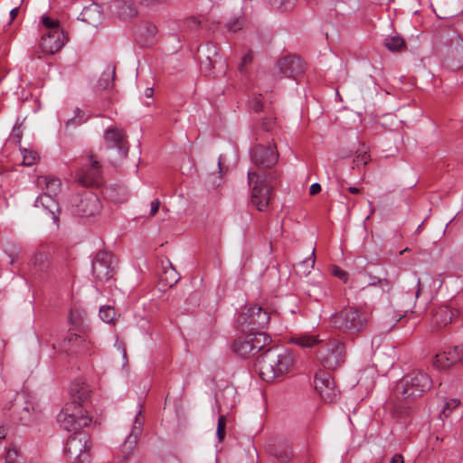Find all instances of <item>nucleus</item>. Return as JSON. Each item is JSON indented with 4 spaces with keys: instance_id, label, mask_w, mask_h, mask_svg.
Returning <instances> with one entry per match:
<instances>
[{
    "instance_id": "obj_1",
    "label": "nucleus",
    "mask_w": 463,
    "mask_h": 463,
    "mask_svg": "<svg viewBox=\"0 0 463 463\" xmlns=\"http://www.w3.org/2000/svg\"><path fill=\"white\" fill-rule=\"evenodd\" d=\"M58 422L67 431H75L67 439L64 453L72 463H89L90 438L88 433L79 431L91 422L84 406L74 398L58 414Z\"/></svg>"
},
{
    "instance_id": "obj_2",
    "label": "nucleus",
    "mask_w": 463,
    "mask_h": 463,
    "mask_svg": "<svg viewBox=\"0 0 463 463\" xmlns=\"http://www.w3.org/2000/svg\"><path fill=\"white\" fill-rule=\"evenodd\" d=\"M293 343L301 347L307 348H312L319 345L317 358L321 364L326 369L335 370L345 362V344L338 339L330 338L325 341L315 335L303 334L293 337Z\"/></svg>"
},
{
    "instance_id": "obj_3",
    "label": "nucleus",
    "mask_w": 463,
    "mask_h": 463,
    "mask_svg": "<svg viewBox=\"0 0 463 463\" xmlns=\"http://www.w3.org/2000/svg\"><path fill=\"white\" fill-rule=\"evenodd\" d=\"M432 383L433 382L427 373L421 370H413L397 382L392 392V398L401 402L400 407H407L412 401L430 390Z\"/></svg>"
},
{
    "instance_id": "obj_4",
    "label": "nucleus",
    "mask_w": 463,
    "mask_h": 463,
    "mask_svg": "<svg viewBox=\"0 0 463 463\" xmlns=\"http://www.w3.org/2000/svg\"><path fill=\"white\" fill-rule=\"evenodd\" d=\"M293 364L294 356L290 351L276 347L267 350L260 356L255 363V368L264 381L271 382L288 373Z\"/></svg>"
},
{
    "instance_id": "obj_5",
    "label": "nucleus",
    "mask_w": 463,
    "mask_h": 463,
    "mask_svg": "<svg viewBox=\"0 0 463 463\" xmlns=\"http://www.w3.org/2000/svg\"><path fill=\"white\" fill-rule=\"evenodd\" d=\"M369 314L356 307H346L330 317V325L335 329L350 336H356L367 326Z\"/></svg>"
},
{
    "instance_id": "obj_6",
    "label": "nucleus",
    "mask_w": 463,
    "mask_h": 463,
    "mask_svg": "<svg viewBox=\"0 0 463 463\" xmlns=\"http://www.w3.org/2000/svg\"><path fill=\"white\" fill-rule=\"evenodd\" d=\"M37 185L45 190V192L36 198L34 207H42L53 222L57 224L59 222L60 207L53 196L57 195L61 191V181L52 176H40L37 180Z\"/></svg>"
},
{
    "instance_id": "obj_7",
    "label": "nucleus",
    "mask_w": 463,
    "mask_h": 463,
    "mask_svg": "<svg viewBox=\"0 0 463 463\" xmlns=\"http://www.w3.org/2000/svg\"><path fill=\"white\" fill-rule=\"evenodd\" d=\"M248 179L250 185L252 187L251 203L259 211L266 210L271 199L272 186L270 183L273 181L274 175L271 173L260 175L253 169H250Z\"/></svg>"
},
{
    "instance_id": "obj_8",
    "label": "nucleus",
    "mask_w": 463,
    "mask_h": 463,
    "mask_svg": "<svg viewBox=\"0 0 463 463\" xmlns=\"http://www.w3.org/2000/svg\"><path fill=\"white\" fill-rule=\"evenodd\" d=\"M270 320L267 309L258 305L246 307L239 315L237 322L242 332H260Z\"/></svg>"
},
{
    "instance_id": "obj_9",
    "label": "nucleus",
    "mask_w": 463,
    "mask_h": 463,
    "mask_svg": "<svg viewBox=\"0 0 463 463\" xmlns=\"http://www.w3.org/2000/svg\"><path fill=\"white\" fill-rule=\"evenodd\" d=\"M232 344V351L238 355L247 358L262 350L269 342L270 337L264 332H244Z\"/></svg>"
},
{
    "instance_id": "obj_10",
    "label": "nucleus",
    "mask_w": 463,
    "mask_h": 463,
    "mask_svg": "<svg viewBox=\"0 0 463 463\" xmlns=\"http://www.w3.org/2000/svg\"><path fill=\"white\" fill-rule=\"evenodd\" d=\"M250 158L254 171L260 175H268L266 170L272 168L279 158V153L275 145L267 146L259 145L250 150Z\"/></svg>"
},
{
    "instance_id": "obj_11",
    "label": "nucleus",
    "mask_w": 463,
    "mask_h": 463,
    "mask_svg": "<svg viewBox=\"0 0 463 463\" xmlns=\"http://www.w3.org/2000/svg\"><path fill=\"white\" fill-rule=\"evenodd\" d=\"M116 260L114 256L107 251H99L92 260V275L96 280V287L99 283H109L115 273Z\"/></svg>"
},
{
    "instance_id": "obj_12",
    "label": "nucleus",
    "mask_w": 463,
    "mask_h": 463,
    "mask_svg": "<svg viewBox=\"0 0 463 463\" xmlns=\"http://www.w3.org/2000/svg\"><path fill=\"white\" fill-rule=\"evenodd\" d=\"M72 207L75 214L89 219L100 213L102 204L96 194L86 192L74 198Z\"/></svg>"
},
{
    "instance_id": "obj_13",
    "label": "nucleus",
    "mask_w": 463,
    "mask_h": 463,
    "mask_svg": "<svg viewBox=\"0 0 463 463\" xmlns=\"http://www.w3.org/2000/svg\"><path fill=\"white\" fill-rule=\"evenodd\" d=\"M100 168L99 162L92 155L89 156L77 173L79 183L87 187H99L103 183Z\"/></svg>"
},
{
    "instance_id": "obj_14",
    "label": "nucleus",
    "mask_w": 463,
    "mask_h": 463,
    "mask_svg": "<svg viewBox=\"0 0 463 463\" xmlns=\"http://www.w3.org/2000/svg\"><path fill=\"white\" fill-rule=\"evenodd\" d=\"M315 388L325 402H334L338 391L335 388V381L327 372L320 371L316 373L314 379Z\"/></svg>"
},
{
    "instance_id": "obj_15",
    "label": "nucleus",
    "mask_w": 463,
    "mask_h": 463,
    "mask_svg": "<svg viewBox=\"0 0 463 463\" xmlns=\"http://www.w3.org/2000/svg\"><path fill=\"white\" fill-rule=\"evenodd\" d=\"M69 38L65 32L43 33L40 47L43 52L47 54H54L61 50Z\"/></svg>"
},
{
    "instance_id": "obj_16",
    "label": "nucleus",
    "mask_w": 463,
    "mask_h": 463,
    "mask_svg": "<svg viewBox=\"0 0 463 463\" xmlns=\"http://www.w3.org/2000/svg\"><path fill=\"white\" fill-rule=\"evenodd\" d=\"M104 138L109 148H117L118 156L126 157L128 153V146L126 140V135L122 129L109 128L104 133Z\"/></svg>"
},
{
    "instance_id": "obj_17",
    "label": "nucleus",
    "mask_w": 463,
    "mask_h": 463,
    "mask_svg": "<svg viewBox=\"0 0 463 463\" xmlns=\"http://www.w3.org/2000/svg\"><path fill=\"white\" fill-rule=\"evenodd\" d=\"M278 66L283 77L296 79L304 71L302 60L298 56L284 57L279 61Z\"/></svg>"
},
{
    "instance_id": "obj_18",
    "label": "nucleus",
    "mask_w": 463,
    "mask_h": 463,
    "mask_svg": "<svg viewBox=\"0 0 463 463\" xmlns=\"http://www.w3.org/2000/svg\"><path fill=\"white\" fill-rule=\"evenodd\" d=\"M63 348H75L80 353L91 354L94 349V344L80 335L70 333L64 340Z\"/></svg>"
},
{
    "instance_id": "obj_19",
    "label": "nucleus",
    "mask_w": 463,
    "mask_h": 463,
    "mask_svg": "<svg viewBox=\"0 0 463 463\" xmlns=\"http://www.w3.org/2000/svg\"><path fill=\"white\" fill-rule=\"evenodd\" d=\"M112 13L119 18L128 20L137 14V8L132 0H115L110 5Z\"/></svg>"
},
{
    "instance_id": "obj_20",
    "label": "nucleus",
    "mask_w": 463,
    "mask_h": 463,
    "mask_svg": "<svg viewBox=\"0 0 463 463\" xmlns=\"http://www.w3.org/2000/svg\"><path fill=\"white\" fill-rule=\"evenodd\" d=\"M50 264L51 253L45 247L38 249L31 260L32 270L34 273L46 271Z\"/></svg>"
},
{
    "instance_id": "obj_21",
    "label": "nucleus",
    "mask_w": 463,
    "mask_h": 463,
    "mask_svg": "<svg viewBox=\"0 0 463 463\" xmlns=\"http://www.w3.org/2000/svg\"><path fill=\"white\" fill-rule=\"evenodd\" d=\"M138 407L139 410L136 414L131 432L125 441V446H128V448H133L136 445L137 438L142 432L144 416L142 411V405L138 404Z\"/></svg>"
},
{
    "instance_id": "obj_22",
    "label": "nucleus",
    "mask_w": 463,
    "mask_h": 463,
    "mask_svg": "<svg viewBox=\"0 0 463 463\" xmlns=\"http://www.w3.org/2000/svg\"><path fill=\"white\" fill-rule=\"evenodd\" d=\"M106 195L115 203H123L128 198V192L125 186L116 185L106 188Z\"/></svg>"
},
{
    "instance_id": "obj_23",
    "label": "nucleus",
    "mask_w": 463,
    "mask_h": 463,
    "mask_svg": "<svg viewBox=\"0 0 463 463\" xmlns=\"http://www.w3.org/2000/svg\"><path fill=\"white\" fill-rule=\"evenodd\" d=\"M115 67H108L102 73L98 81L99 88L108 90L114 85Z\"/></svg>"
},
{
    "instance_id": "obj_24",
    "label": "nucleus",
    "mask_w": 463,
    "mask_h": 463,
    "mask_svg": "<svg viewBox=\"0 0 463 463\" xmlns=\"http://www.w3.org/2000/svg\"><path fill=\"white\" fill-rule=\"evenodd\" d=\"M384 46L390 52H400L405 47V41L400 35L387 36L384 39Z\"/></svg>"
},
{
    "instance_id": "obj_25",
    "label": "nucleus",
    "mask_w": 463,
    "mask_h": 463,
    "mask_svg": "<svg viewBox=\"0 0 463 463\" xmlns=\"http://www.w3.org/2000/svg\"><path fill=\"white\" fill-rule=\"evenodd\" d=\"M307 292L310 298L320 302L327 296L328 288L319 284H313L307 288Z\"/></svg>"
},
{
    "instance_id": "obj_26",
    "label": "nucleus",
    "mask_w": 463,
    "mask_h": 463,
    "mask_svg": "<svg viewBox=\"0 0 463 463\" xmlns=\"http://www.w3.org/2000/svg\"><path fill=\"white\" fill-rule=\"evenodd\" d=\"M42 24L44 27V31L43 33H59L64 32V30L61 27L60 23L56 19H52L48 15L42 16Z\"/></svg>"
},
{
    "instance_id": "obj_27",
    "label": "nucleus",
    "mask_w": 463,
    "mask_h": 463,
    "mask_svg": "<svg viewBox=\"0 0 463 463\" xmlns=\"http://www.w3.org/2000/svg\"><path fill=\"white\" fill-rule=\"evenodd\" d=\"M297 0H268L269 6L279 12H288L291 10Z\"/></svg>"
},
{
    "instance_id": "obj_28",
    "label": "nucleus",
    "mask_w": 463,
    "mask_h": 463,
    "mask_svg": "<svg viewBox=\"0 0 463 463\" xmlns=\"http://www.w3.org/2000/svg\"><path fill=\"white\" fill-rule=\"evenodd\" d=\"M246 24V18L243 14H240L229 20L225 24V28L230 33H237L241 30Z\"/></svg>"
},
{
    "instance_id": "obj_29",
    "label": "nucleus",
    "mask_w": 463,
    "mask_h": 463,
    "mask_svg": "<svg viewBox=\"0 0 463 463\" xmlns=\"http://www.w3.org/2000/svg\"><path fill=\"white\" fill-rule=\"evenodd\" d=\"M315 251L316 249L314 248L311 253V257L307 258L298 264V272L305 276H307L311 272L316 261Z\"/></svg>"
},
{
    "instance_id": "obj_30",
    "label": "nucleus",
    "mask_w": 463,
    "mask_h": 463,
    "mask_svg": "<svg viewBox=\"0 0 463 463\" xmlns=\"http://www.w3.org/2000/svg\"><path fill=\"white\" fill-rule=\"evenodd\" d=\"M432 364L437 369H449L453 365L450 364V358L446 352L437 354Z\"/></svg>"
},
{
    "instance_id": "obj_31",
    "label": "nucleus",
    "mask_w": 463,
    "mask_h": 463,
    "mask_svg": "<svg viewBox=\"0 0 463 463\" xmlns=\"http://www.w3.org/2000/svg\"><path fill=\"white\" fill-rule=\"evenodd\" d=\"M21 153L23 155V165L26 166L33 165L37 160L39 159V156L37 152L27 149L21 148Z\"/></svg>"
},
{
    "instance_id": "obj_32",
    "label": "nucleus",
    "mask_w": 463,
    "mask_h": 463,
    "mask_svg": "<svg viewBox=\"0 0 463 463\" xmlns=\"http://www.w3.org/2000/svg\"><path fill=\"white\" fill-rule=\"evenodd\" d=\"M115 316V309L110 306H104L99 309V317L106 323L112 322Z\"/></svg>"
},
{
    "instance_id": "obj_33",
    "label": "nucleus",
    "mask_w": 463,
    "mask_h": 463,
    "mask_svg": "<svg viewBox=\"0 0 463 463\" xmlns=\"http://www.w3.org/2000/svg\"><path fill=\"white\" fill-rule=\"evenodd\" d=\"M460 405V402L458 399H450L445 402L443 409L440 413L441 418H448L450 412Z\"/></svg>"
},
{
    "instance_id": "obj_34",
    "label": "nucleus",
    "mask_w": 463,
    "mask_h": 463,
    "mask_svg": "<svg viewBox=\"0 0 463 463\" xmlns=\"http://www.w3.org/2000/svg\"><path fill=\"white\" fill-rule=\"evenodd\" d=\"M165 280L169 287L174 286L179 280V276L171 263H169V268L165 270Z\"/></svg>"
},
{
    "instance_id": "obj_35",
    "label": "nucleus",
    "mask_w": 463,
    "mask_h": 463,
    "mask_svg": "<svg viewBox=\"0 0 463 463\" xmlns=\"http://www.w3.org/2000/svg\"><path fill=\"white\" fill-rule=\"evenodd\" d=\"M249 106L252 110H254L256 112H259V111L266 109V103H265L261 94H260L259 96L253 97L249 101Z\"/></svg>"
},
{
    "instance_id": "obj_36",
    "label": "nucleus",
    "mask_w": 463,
    "mask_h": 463,
    "mask_svg": "<svg viewBox=\"0 0 463 463\" xmlns=\"http://www.w3.org/2000/svg\"><path fill=\"white\" fill-rule=\"evenodd\" d=\"M85 317V312L78 309L72 308L70 312V323L75 326H78L81 324L83 317Z\"/></svg>"
},
{
    "instance_id": "obj_37",
    "label": "nucleus",
    "mask_w": 463,
    "mask_h": 463,
    "mask_svg": "<svg viewBox=\"0 0 463 463\" xmlns=\"http://www.w3.org/2000/svg\"><path fill=\"white\" fill-rule=\"evenodd\" d=\"M450 358V364H455L458 361H463V348L454 346L449 351H445Z\"/></svg>"
},
{
    "instance_id": "obj_38",
    "label": "nucleus",
    "mask_w": 463,
    "mask_h": 463,
    "mask_svg": "<svg viewBox=\"0 0 463 463\" xmlns=\"http://www.w3.org/2000/svg\"><path fill=\"white\" fill-rule=\"evenodd\" d=\"M225 426H226V418L223 415H221L218 419L216 434L218 439L222 441L225 437Z\"/></svg>"
},
{
    "instance_id": "obj_39",
    "label": "nucleus",
    "mask_w": 463,
    "mask_h": 463,
    "mask_svg": "<svg viewBox=\"0 0 463 463\" xmlns=\"http://www.w3.org/2000/svg\"><path fill=\"white\" fill-rule=\"evenodd\" d=\"M370 160V156L366 152L357 155L353 160V168H359L365 165Z\"/></svg>"
},
{
    "instance_id": "obj_40",
    "label": "nucleus",
    "mask_w": 463,
    "mask_h": 463,
    "mask_svg": "<svg viewBox=\"0 0 463 463\" xmlns=\"http://www.w3.org/2000/svg\"><path fill=\"white\" fill-rule=\"evenodd\" d=\"M253 61V55H252V52H248L243 57H242V60H241V62L239 66V71L241 74H245L246 73V67L247 65L250 64Z\"/></svg>"
},
{
    "instance_id": "obj_41",
    "label": "nucleus",
    "mask_w": 463,
    "mask_h": 463,
    "mask_svg": "<svg viewBox=\"0 0 463 463\" xmlns=\"http://www.w3.org/2000/svg\"><path fill=\"white\" fill-rule=\"evenodd\" d=\"M138 3L151 10L156 9L158 6L165 3V0H138Z\"/></svg>"
},
{
    "instance_id": "obj_42",
    "label": "nucleus",
    "mask_w": 463,
    "mask_h": 463,
    "mask_svg": "<svg viewBox=\"0 0 463 463\" xmlns=\"http://www.w3.org/2000/svg\"><path fill=\"white\" fill-rule=\"evenodd\" d=\"M83 117V113L80 109H75V117L70 118L66 121V127H70L71 125H80L83 122L81 118Z\"/></svg>"
},
{
    "instance_id": "obj_43",
    "label": "nucleus",
    "mask_w": 463,
    "mask_h": 463,
    "mask_svg": "<svg viewBox=\"0 0 463 463\" xmlns=\"http://www.w3.org/2000/svg\"><path fill=\"white\" fill-rule=\"evenodd\" d=\"M201 20L194 16H191L185 21L186 26L192 31L199 29L201 27Z\"/></svg>"
},
{
    "instance_id": "obj_44",
    "label": "nucleus",
    "mask_w": 463,
    "mask_h": 463,
    "mask_svg": "<svg viewBox=\"0 0 463 463\" xmlns=\"http://www.w3.org/2000/svg\"><path fill=\"white\" fill-rule=\"evenodd\" d=\"M33 410L34 408L31 403H28L26 404V406L24 407L21 420L24 421V424H27L30 421L31 411Z\"/></svg>"
},
{
    "instance_id": "obj_45",
    "label": "nucleus",
    "mask_w": 463,
    "mask_h": 463,
    "mask_svg": "<svg viewBox=\"0 0 463 463\" xmlns=\"http://www.w3.org/2000/svg\"><path fill=\"white\" fill-rule=\"evenodd\" d=\"M142 28L145 30L144 33L147 36H154L157 32L156 25L151 23H144Z\"/></svg>"
},
{
    "instance_id": "obj_46",
    "label": "nucleus",
    "mask_w": 463,
    "mask_h": 463,
    "mask_svg": "<svg viewBox=\"0 0 463 463\" xmlns=\"http://www.w3.org/2000/svg\"><path fill=\"white\" fill-rule=\"evenodd\" d=\"M332 272L335 277L339 278L340 279L344 280L345 282L346 281L347 273L345 270H343L342 269H340L339 267L334 266L332 269Z\"/></svg>"
},
{
    "instance_id": "obj_47",
    "label": "nucleus",
    "mask_w": 463,
    "mask_h": 463,
    "mask_svg": "<svg viewBox=\"0 0 463 463\" xmlns=\"http://www.w3.org/2000/svg\"><path fill=\"white\" fill-rule=\"evenodd\" d=\"M17 451L15 449H9L6 453L5 460L7 463H16Z\"/></svg>"
},
{
    "instance_id": "obj_48",
    "label": "nucleus",
    "mask_w": 463,
    "mask_h": 463,
    "mask_svg": "<svg viewBox=\"0 0 463 463\" xmlns=\"http://www.w3.org/2000/svg\"><path fill=\"white\" fill-rule=\"evenodd\" d=\"M276 458L280 461H288L291 458V453L288 451L276 452Z\"/></svg>"
},
{
    "instance_id": "obj_49",
    "label": "nucleus",
    "mask_w": 463,
    "mask_h": 463,
    "mask_svg": "<svg viewBox=\"0 0 463 463\" xmlns=\"http://www.w3.org/2000/svg\"><path fill=\"white\" fill-rule=\"evenodd\" d=\"M378 286L384 291H389L392 288V283L386 279H378Z\"/></svg>"
},
{
    "instance_id": "obj_50",
    "label": "nucleus",
    "mask_w": 463,
    "mask_h": 463,
    "mask_svg": "<svg viewBox=\"0 0 463 463\" xmlns=\"http://www.w3.org/2000/svg\"><path fill=\"white\" fill-rule=\"evenodd\" d=\"M159 206L160 201L158 199H155L151 202L150 216H154L157 213Z\"/></svg>"
},
{
    "instance_id": "obj_51",
    "label": "nucleus",
    "mask_w": 463,
    "mask_h": 463,
    "mask_svg": "<svg viewBox=\"0 0 463 463\" xmlns=\"http://www.w3.org/2000/svg\"><path fill=\"white\" fill-rule=\"evenodd\" d=\"M274 123V118H265L263 119L262 121V128L264 130L266 131H269L271 128V125Z\"/></svg>"
},
{
    "instance_id": "obj_52",
    "label": "nucleus",
    "mask_w": 463,
    "mask_h": 463,
    "mask_svg": "<svg viewBox=\"0 0 463 463\" xmlns=\"http://www.w3.org/2000/svg\"><path fill=\"white\" fill-rule=\"evenodd\" d=\"M321 191V185L318 183H314L311 184L309 193L311 195H316Z\"/></svg>"
},
{
    "instance_id": "obj_53",
    "label": "nucleus",
    "mask_w": 463,
    "mask_h": 463,
    "mask_svg": "<svg viewBox=\"0 0 463 463\" xmlns=\"http://www.w3.org/2000/svg\"><path fill=\"white\" fill-rule=\"evenodd\" d=\"M13 138L19 143L21 141V133L19 128L14 127L12 133Z\"/></svg>"
},
{
    "instance_id": "obj_54",
    "label": "nucleus",
    "mask_w": 463,
    "mask_h": 463,
    "mask_svg": "<svg viewBox=\"0 0 463 463\" xmlns=\"http://www.w3.org/2000/svg\"><path fill=\"white\" fill-rule=\"evenodd\" d=\"M389 463H404L403 457L401 454H395Z\"/></svg>"
},
{
    "instance_id": "obj_55",
    "label": "nucleus",
    "mask_w": 463,
    "mask_h": 463,
    "mask_svg": "<svg viewBox=\"0 0 463 463\" xmlns=\"http://www.w3.org/2000/svg\"><path fill=\"white\" fill-rule=\"evenodd\" d=\"M207 49V52H208V55H207V59L209 60L210 63H212V61H211V57H210V54H213V55H216L217 54V50H216V47L214 46H207L206 47Z\"/></svg>"
},
{
    "instance_id": "obj_56",
    "label": "nucleus",
    "mask_w": 463,
    "mask_h": 463,
    "mask_svg": "<svg viewBox=\"0 0 463 463\" xmlns=\"http://www.w3.org/2000/svg\"><path fill=\"white\" fill-rule=\"evenodd\" d=\"M18 13H19V8L18 7H14V8H13L10 11V22H9V24H11L15 19V17L18 15Z\"/></svg>"
},
{
    "instance_id": "obj_57",
    "label": "nucleus",
    "mask_w": 463,
    "mask_h": 463,
    "mask_svg": "<svg viewBox=\"0 0 463 463\" xmlns=\"http://www.w3.org/2000/svg\"><path fill=\"white\" fill-rule=\"evenodd\" d=\"M416 282H417V290L415 291V298H418L419 294H420V292L421 290V288H420V279H417Z\"/></svg>"
},
{
    "instance_id": "obj_58",
    "label": "nucleus",
    "mask_w": 463,
    "mask_h": 463,
    "mask_svg": "<svg viewBox=\"0 0 463 463\" xmlns=\"http://www.w3.org/2000/svg\"><path fill=\"white\" fill-rule=\"evenodd\" d=\"M6 436V430L2 426L0 427V440L5 439Z\"/></svg>"
},
{
    "instance_id": "obj_59",
    "label": "nucleus",
    "mask_w": 463,
    "mask_h": 463,
    "mask_svg": "<svg viewBox=\"0 0 463 463\" xmlns=\"http://www.w3.org/2000/svg\"><path fill=\"white\" fill-rule=\"evenodd\" d=\"M153 93H154V90L153 89L151 88H147L146 90H145V95L147 97V98H151L153 96Z\"/></svg>"
},
{
    "instance_id": "obj_60",
    "label": "nucleus",
    "mask_w": 463,
    "mask_h": 463,
    "mask_svg": "<svg viewBox=\"0 0 463 463\" xmlns=\"http://www.w3.org/2000/svg\"><path fill=\"white\" fill-rule=\"evenodd\" d=\"M348 191L351 193V194H359L360 193V189L356 188V187H349L348 188Z\"/></svg>"
},
{
    "instance_id": "obj_61",
    "label": "nucleus",
    "mask_w": 463,
    "mask_h": 463,
    "mask_svg": "<svg viewBox=\"0 0 463 463\" xmlns=\"http://www.w3.org/2000/svg\"><path fill=\"white\" fill-rule=\"evenodd\" d=\"M378 285V279H373L372 281L369 283V286H376Z\"/></svg>"
},
{
    "instance_id": "obj_62",
    "label": "nucleus",
    "mask_w": 463,
    "mask_h": 463,
    "mask_svg": "<svg viewBox=\"0 0 463 463\" xmlns=\"http://www.w3.org/2000/svg\"><path fill=\"white\" fill-rule=\"evenodd\" d=\"M219 184H220V183H217V184L215 182L213 183V186H218Z\"/></svg>"
}]
</instances>
